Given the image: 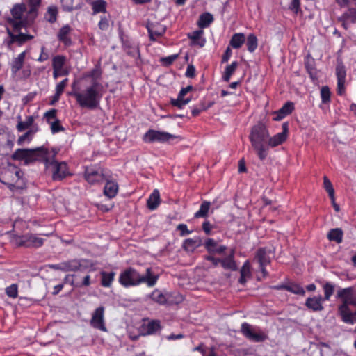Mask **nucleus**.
<instances>
[{"mask_svg":"<svg viewBox=\"0 0 356 356\" xmlns=\"http://www.w3.org/2000/svg\"><path fill=\"white\" fill-rule=\"evenodd\" d=\"M104 88L102 83H90L83 88H78L76 81L72 84V91L67 95L75 98L76 104L82 108L95 110L99 106Z\"/></svg>","mask_w":356,"mask_h":356,"instance_id":"f257e3e1","label":"nucleus"},{"mask_svg":"<svg viewBox=\"0 0 356 356\" xmlns=\"http://www.w3.org/2000/svg\"><path fill=\"white\" fill-rule=\"evenodd\" d=\"M337 298L342 302L338 307L342 321L350 325L356 323V291L354 288L347 287L339 290Z\"/></svg>","mask_w":356,"mask_h":356,"instance_id":"f03ea898","label":"nucleus"},{"mask_svg":"<svg viewBox=\"0 0 356 356\" xmlns=\"http://www.w3.org/2000/svg\"><path fill=\"white\" fill-rule=\"evenodd\" d=\"M159 275L152 273V268H146L145 275H140L135 268L129 267L120 273L118 282L124 287L138 286L145 283L147 286H154L158 280Z\"/></svg>","mask_w":356,"mask_h":356,"instance_id":"7ed1b4c3","label":"nucleus"},{"mask_svg":"<svg viewBox=\"0 0 356 356\" xmlns=\"http://www.w3.org/2000/svg\"><path fill=\"white\" fill-rule=\"evenodd\" d=\"M249 140L259 160H265L268 154L269 140V131L266 127L261 123L253 126L249 135Z\"/></svg>","mask_w":356,"mask_h":356,"instance_id":"20e7f679","label":"nucleus"},{"mask_svg":"<svg viewBox=\"0 0 356 356\" xmlns=\"http://www.w3.org/2000/svg\"><path fill=\"white\" fill-rule=\"evenodd\" d=\"M0 181L12 191L22 190L26 187L24 172L15 166L0 171Z\"/></svg>","mask_w":356,"mask_h":356,"instance_id":"39448f33","label":"nucleus"},{"mask_svg":"<svg viewBox=\"0 0 356 356\" xmlns=\"http://www.w3.org/2000/svg\"><path fill=\"white\" fill-rule=\"evenodd\" d=\"M26 12V6L24 3H15L10 9L11 17L7 19L8 24L13 28L14 31H18L23 28H26L29 21V17H24Z\"/></svg>","mask_w":356,"mask_h":356,"instance_id":"423d86ee","label":"nucleus"},{"mask_svg":"<svg viewBox=\"0 0 356 356\" xmlns=\"http://www.w3.org/2000/svg\"><path fill=\"white\" fill-rule=\"evenodd\" d=\"M182 140V137L166 131L149 129L143 136V141L145 143H168L174 144Z\"/></svg>","mask_w":356,"mask_h":356,"instance_id":"0eeeda50","label":"nucleus"},{"mask_svg":"<svg viewBox=\"0 0 356 356\" xmlns=\"http://www.w3.org/2000/svg\"><path fill=\"white\" fill-rule=\"evenodd\" d=\"M56 154H52V159L49 163V169L52 174V179L55 181H60L64 179L72 177L73 174L70 171L68 165L65 161L55 160Z\"/></svg>","mask_w":356,"mask_h":356,"instance_id":"6e6552de","label":"nucleus"},{"mask_svg":"<svg viewBox=\"0 0 356 356\" xmlns=\"http://www.w3.org/2000/svg\"><path fill=\"white\" fill-rule=\"evenodd\" d=\"M12 241L17 247L38 248L43 245L44 239L38 237L37 234L27 233L14 236Z\"/></svg>","mask_w":356,"mask_h":356,"instance_id":"1a4fd4ad","label":"nucleus"},{"mask_svg":"<svg viewBox=\"0 0 356 356\" xmlns=\"http://www.w3.org/2000/svg\"><path fill=\"white\" fill-rule=\"evenodd\" d=\"M106 177L108 175L105 169L99 165H90L85 168L84 178L90 184H101L106 179Z\"/></svg>","mask_w":356,"mask_h":356,"instance_id":"9d476101","label":"nucleus"},{"mask_svg":"<svg viewBox=\"0 0 356 356\" xmlns=\"http://www.w3.org/2000/svg\"><path fill=\"white\" fill-rule=\"evenodd\" d=\"M29 163L39 161L43 163L46 168H49V163L52 159V155L50 154L47 148L44 147L31 149Z\"/></svg>","mask_w":356,"mask_h":356,"instance_id":"9b49d317","label":"nucleus"},{"mask_svg":"<svg viewBox=\"0 0 356 356\" xmlns=\"http://www.w3.org/2000/svg\"><path fill=\"white\" fill-rule=\"evenodd\" d=\"M21 30L22 29L14 31L13 28H12V29L7 28V33L9 38L7 43L9 47L13 44L22 46L33 38V35L22 33Z\"/></svg>","mask_w":356,"mask_h":356,"instance_id":"f8f14e48","label":"nucleus"},{"mask_svg":"<svg viewBox=\"0 0 356 356\" xmlns=\"http://www.w3.org/2000/svg\"><path fill=\"white\" fill-rule=\"evenodd\" d=\"M241 333L245 338L253 342H263L268 338L267 335L261 332H256L248 323H242Z\"/></svg>","mask_w":356,"mask_h":356,"instance_id":"ddd939ff","label":"nucleus"},{"mask_svg":"<svg viewBox=\"0 0 356 356\" xmlns=\"http://www.w3.org/2000/svg\"><path fill=\"white\" fill-rule=\"evenodd\" d=\"M104 311L105 309L103 306L96 308L92 314L90 325L94 328L106 332V327L104 322Z\"/></svg>","mask_w":356,"mask_h":356,"instance_id":"4468645a","label":"nucleus"},{"mask_svg":"<svg viewBox=\"0 0 356 356\" xmlns=\"http://www.w3.org/2000/svg\"><path fill=\"white\" fill-rule=\"evenodd\" d=\"M15 136L0 132V155L7 156L14 147Z\"/></svg>","mask_w":356,"mask_h":356,"instance_id":"2eb2a0df","label":"nucleus"},{"mask_svg":"<svg viewBox=\"0 0 356 356\" xmlns=\"http://www.w3.org/2000/svg\"><path fill=\"white\" fill-rule=\"evenodd\" d=\"M148 31L149 40L152 42L156 41L157 38L162 37L165 31V26L156 22L148 23L146 26Z\"/></svg>","mask_w":356,"mask_h":356,"instance_id":"dca6fc26","label":"nucleus"},{"mask_svg":"<svg viewBox=\"0 0 356 356\" xmlns=\"http://www.w3.org/2000/svg\"><path fill=\"white\" fill-rule=\"evenodd\" d=\"M159 320L148 321L147 323H143L140 327V333L142 336L152 335L161 330Z\"/></svg>","mask_w":356,"mask_h":356,"instance_id":"f3484780","label":"nucleus"},{"mask_svg":"<svg viewBox=\"0 0 356 356\" xmlns=\"http://www.w3.org/2000/svg\"><path fill=\"white\" fill-rule=\"evenodd\" d=\"M204 246L207 251L211 254H222L227 248L225 245H218L213 238H211L205 241Z\"/></svg>","mask_w":356,"mask_h":356,"instance_id":"a211bd4d","label":"nucleus"},{"mask_svg":"<svg viewBox=\"0 0 356 356\" xmlns=\"http://www.w3.org/2000/svg\"><path fill=\"white\" fill-rule=\"evenodd\" d=\"M323 301L325 300L321 296L309 297L306 299L305 305L312 312H321L324 309Z\"/></svg>","mask_w":356,"mask_h":356,"instance_id":"6ab92c4d","label":"nucleus"},{"mask_svg":"<svg viewBox=\"0 0 356 356\" xmlns=\"http://www.w3.org/2000/svg\"><path fill=\"white\" fill-rule=\"evenodd\" d=\"M54 270H59L63 272L78 271L81 268L80 263L76 260L63 262L60 264H54L51 266Z\"/></svg>","mask_w":356,"mask_h":356,"instance_id":"aec40b11","label":"nucleus"},{"mask_svg":"<svg viewBox=\"0 0 356 356\" xmlns=\"http://www.w3.org/2000/svg\"><path fill=\"white\" fill-rule=\"evenodd\" d=\"M72 29L70 25L66 24L63 26L57 33V38L59 42L63 43L65 47H70L72 45V40L70 36Z\"/></svg>","mask_w":356,"mask_h":356,"instance_id":"412c9836","label":"nucleus"},{"mask_svg":"<svg viewBox=\"0 0 356 356\" xmlns=\"http://www.w3.org/2000/svg\"><path fill=\"white\" fill-rule=\"evenodd\" d=\"M294 109L295 106L293 102H287L278 111L274 113L275 116L273 119L275 121H280L286 116L292 113Z\"/></svg>","mask_w":356,"mask_h":356,"instance_id":"4be33fe9","label":"nucleus"},{"mask_svg":"<svg viewBox=\"0 0 356 356\" xmlns=\"http://www.w3.org/2000/svg\"><path fill=\"white\" fill-rule=\"evenodd\" d=\"M104 181H106V184L104 188V195L109 199L115 197L119 190V186L117 181L109 179L108 176L106 177V179Z\"/></svg>","mask_w":356,"mask_h":356,"instance_id":"5701e85b","label":"nucleus"},{"mask_svg":"<svg viewBox=\"0 0 356 356\" xmlns=\"http://www.w3.org/2000/svg\"><path fill=\"white\" fill-rule=\"evenodd\" d=\"M29 7L28 17L31 22H33L38 15V10L42 3V0H26Z\"/></svg>","mask_w":356,"mask_h":356,"instance_id":"b1692460","label":"nucleus"},{"mask_svg":"<svg viewBox=\"0 0 356 356\" xmlns=\"http://www.w3.org/2000/svg\"><path fill=\"white\" fill-rule=\"evenodd\" d=\"M102 75V70L99 63H97L95 67L90 71L86 72L83 74V78L91 79L90 83H101L100 79Z\"/></svg>","mask_w":356,"mask_h":356,"instance_id":"393cba45","label":"nucleus"},{"mask_svg":"<svg viewBox=\"0 0 356 356\" xmlns=\"http://www.w3.org/2000/svg\"><path fill=\"white\" fill-rule=\"evenodd\" d=\"M235 251L232 249L227 257L220 259V265L225 270L235 271L237 270V265L234 260Z\"/></svg>","mask_w":356,"mask_h":356,"instance_id":"a878e982","label":"nucleus"},{"mask_svg":"<svg viewBox=\"0 0 356 356\" xmlns=\"http://www.w3.org/2000/svg\"><path fill=\"white\" fill-rule=\"evenodd\" d=\"M202 30H197L188 35V38L191 40V44L192 46H197L200 48L203 47L206 43V39L202 38Z\"/></svg>","mask_w":356,"mask_h":356,"instance_id":"bb28decb","label":"nucleus"},{"mask_svg":"<svg viewBox=\"0 0 356 356\" xmlns=\"http://www.w3.org/2000/svg\"><path fill=\"white\" fill-rule=\"evenodd\" d=\"M161 203L160 193L158 189H154L147 200V206L149 209L154 211L158 208Z\"/></svg>","mask_w":356,"mask_h":356,"instance_id":"cd10ccee","label":"nucleus"},{"mask_svg":"<svg viewBox=\"0 0 356 356\" xmlns=\"http://www.w3.org/2000/svg\"><path fill=\"white\" fill-rule=\"evenodd\" d=\"M31 149H17L11 156L14 161H24L25 163H29Z\"/></svg>","mask_w":356,"mask_h":356,"instance_id":"c85d7f7f","label":"nucleus"},{"mask_svg":"<svg viewBox=\"0 0 356 356\" xmlns=\"http://www.w3.org/2000/svg\"><path fill=\"white\" fill-rule=\"evenodd\" d=\"M255 259L259 266H267L271 261L266 248H260L257 250Z\"/></svg>","mask_w":356,"mask_h":356,"instance_id":"c756f323","label":"nucleus"},{"mask_svg":"<svg viewBox=\"0 0 356 356\" xmlns=\"http://www.w3.org/2000/svg\"><path fill=\"white\" fill-rule=\"evenodd\" d=\"M245 42V35L243 33H236L233 34L230 40L229 46L233 49H240Z\"/></svg>","mask_w":356,"mask_h":356,"instance_id":"7c9ffc66","label":"nucleus"},{"mask_svg":"<svg viewBox=\"0 0 356 356\" xmlns=\"http://www.w3.org/2000/svg\"><path fill=\"white\" fill-rule=\"evenodd\" d=\"M202 245V240L200 237L186 238L184 240L182 247L186 251L193 252L197 248Z\"/></svg>","mask_w":356,"mask_h":356,"instance_id":"2f4dec72","label":"nucleus"},{"mask_svg":"<svg viewBox=\"0 0 356 356\" xmlns=\"http://www.w3.org/2000/svg\"><path fill=\"white\" fill-rule=\"evenodd\" d=\"M58 9L56 6H49L44 13V19L50 24H54L58 19Z\"/></svg>","mask_w":356,"mask_h":356,"instance_id":"473e14b6","label":"nucleus"},{"mask_svg":"<svg viewBox=\"0 0 356 356\" xmlns=\"http://www.w3.org/2000/svg\"><path fill=\"white\" fill-rule=\"evenodd\" d=\"M101 285L104 287L108 288L111 286L113 282L114 281L115 273L113 271L106 272L101 271Z\"/></svg>","mask_w":356,"mask_h":356,"instance_id":"72a5a7b5","label":"nucleus"},{"mask_svg":"<svg viewBox=\"0 0 356 356\" xmlns=\"http://www.w3.org/2000/svg\"><path fill=\"white\" fill-rule=\"evenodd\" d=\"M26 56V52L23 51L20 53L17 58H15L12 62L11 70L14 73H17L19 71L24 65V59Z\"/></svg>","mask_w":356,"mask_h":356,"instance_id":"f704fd0d","label":"nucleus"},{"mask_svg":"<svg viewBox=\"0 0 356 356\" xmlns=\"http://www.w3.org/2000/svg\"><path fill=\"white\" fill-rule=\"evenodd\" d=\"M343 232L340 228L332 229L327 234V238L330 241H334L337 243H341L343 241Z\"/></svg>","mask_w":356,"mask_h":356,"instance_id":"c9c22d12","label":"nucleus"},{"mask_svg":"<svg viewBox=\"0 0 356 356\" xmlns=\"http://www.w3.org/2000/svg\"><path fill=\"white\" fill-rule=\"evenodd\" d=\"M321 284L324 292L323 299L324 300L329 301L334 292L335 285L331 282H323Z\"/></svg>","mask_w":356,"mask_h":356,"instance_id":"e433bc0d","label":"nucleus"},{"mask_svg":"<svg viewBox=\"0 0 356 356\" xmlns=\"http://www.w3.org/2000/svg\"><path fill=\"white\" fill-rule=\"evenodd\" d=\"M213 17L211 13H204L200 15L197 25L201 29L207 28L213 22Z\"/></svg>","mask_w":356,"mask_h":356,"instance_id":"4c0bfd02","label":"nucleus"},{"mask_svg":"<svg viewBox=\"0 0 356 356\" xmlns=\"http://www.w3.org/2000/svg\"><path fill=\"white\" fill-rule=\"evenodd\" d=\"M211 203L209 201L204 200L200 204L199 210L195 213L194 218H207L210 209Z\"/></svg>","mask_w":356,"mask_h":356,"instance_id":"58836bf2","label":"nucleus"},{"mask_svg":"<svg viewBox=\"0 0 356 356\" xmlns=\"http://www.w3.org/2000/svg\"><path fill=\"white\" fill-rule=\"evenodd\" d=\"M287 138L285 137L284 134L278 133L270 137L269 136V140L268 141V148L270 147H277L286 140Z\"/></svg>","mask_w":356,"mask_h":356,"instance_id":"ea45409f","label":"nucleus"},{"mask_svg":"<svg viewBox=\"0 0 356 356\" xmlns=\"http://www.w3.org/2000/svg\"><path fill=\"white\" fill-rule=\"evenodd\" d=\"M107 3L104 0H95V2L91 6L92 10V15L98 13H106Z\"/></svg>","mask_w":356,"mask_h":356,"instance_id":"a19ab883","label":"nucleus"},{"mask_svg":"<svg viewBox=\"0 0 356 356\" xmlns=\"http://www.w3.org/2000/svg\"><path fill=\"white\" fill-rule=\"evenodd\" d=\"M62 10L64 12H72L74 10H79L81 8V5L78 4L74 6V0H60Z\"/></svg>","mask_w":356,"mask_h":356,"instance_id":"79ce46f5","label":"nucleus"},{"mask_svg":"<svg viewBox=\"0 0 356 356\" xmlns=\"http://www.w3.org/2000/svg\"><path fill=\"white\" fill-rule=\"evenodd\" d=\"M238 65V63L237 61H233L230 65H228L225 67L224 73L222 74L223 81H225L226 82L229 81L231 76L235 72Z\"/></svg>","mask_w":356,"mask_h":356,"instance_id":"37998d69","label":"nucleus"},{"mask_svg":"<svg viewBox=\"0 0 356 356\" xmlns=\"http://www.w3.org/2000/svg\"><path fill=\"white\" fill-rule=\"evenodd\" d=\"M247 49L249 52L253 53L257 49L258 39L254 33H250L246 39Z\"/></svg>","mask_w":356,"mask_h":356,"instance_id":"c03bdc74","label":"nucleus"},{"mask_svg":"<svg viewBox=\"0 0 356 356\" xmlns=\"http://www.w3.org/2000/svg\"><path fill=\"white\" fill-rule=\"evenodd\" d=\"M67 58L64 55H56L52 58V68L67 69L65 67Z\"/></svg>","mask_w":356,"mask_h":356,"instance_id":"a18cd8bd","label":"nucleus"},{"mask_svg":"<svg viewBox=\"0 0 356 356\" xmlns=\"http://www.w3.org/2000/svg\"><path fill=\"white\" fill-rule=\"evenodd\" d=\"M150 298L161 305L165 304L167 302V298L159 290L155 289L150 294Z\"/></svg>","mask_w":356,"mask_h":356,"instance_id":"49530a36","label":"nucleus"},{"mask_svg":"<svg viewBox=\"0 0 356 356\" xmlns=\"http://www.w3.org/2000/svg\"><path fill=\"white\" fill-rule=\"evenodd\" d=\"M286 291L296 295L304 296L305 294V291L303 287H302L300 284L295 282L287 284Z\"/></svg>","mask_w":356,"mask_h":356,"instance_id":"de8ad7c7","label":"nucleus"},{"mask_svg":"<svg viewBox=\"0 0 356 356\" xmlns=\"http://www.w3.org/2000/svg\"><path fill=\"white\" fill-rule=\"evenodd\" d=\"M184 96H180V94L179 93L177 99H170V104L173 106L177 107L179 109H181L191 101V99H184Z\"/></svg>","mask_w":356,"mask_h":356,"instance_id":"09e8293b","label":"nucleus"},{"mask_svg":"<svg viewBox=\"0 0 356 356\" xmlns=\"http://www.w3.org/2000/svg\"><path fill=\"white\" fill-rule=\"evenodd\" d=\"M305 69L312 80L317 78L316 69L314 67V59L308 60L305 63Z\"/></svg>","mask_w":356,"mask_h":356,"instance_id":"8fccbe9b","label":"nucleus"},{"mask_svg":"<svg viewBox=\"0 0 356 356\" xmlns=\"http://www.w3.org/2000/svg\"><path fill=\"white\" fill-rule=\"evenodd\" d=\"M34 122V118L29 115L26 118L25 121H19L17 124V129L19 132H22L25 129L30 127Z\"/></svg>","mask_w":356,"mask_h":356,"instance_id":"3c124183","label":"nucleus"},{"mask_svg":"<svg viewBox=\"0 0 356 356\" xmlns=\"http://www.w3.org/2000/svg\"><path fill=\"white\" fill-rule=\"evenodd\" d=\"M341 20H350L352 23H356V8H349L341 17Z\"/></svg>","mask_w":356,"mask_h":356,"instance_id":"603ef678","label":"nucleus"},{"mask_svg":"<svg viewBox=\"0 0 356 356\" xmlns=\"http://www.w3.org/2000/svg\"><path fill=\"white\" fill-rule=\"evenodd\" d=\"M331 92L328 86H323L321 89V98L323 104H327L330 102Z\"/></svg>","mask_w":356,"mask_h":356,"instance_id":"864d4df0","label":"nucleus"},{"mask_svg":"<svg viewBox=\"0 0 356 356\" xmlns=\"http://www.w3.org/2000/svg\"><path fill=\"white\" fill-rule=\"evenodd\" d=\"M123 49L124 51L129 56L135 57L139 54V49L138 47L133 46L129 42H127L123 44Z\"/></svg>","mask_w":356,"mask_h":356,"instance_id":"5fc2aeb1","label":"nucleus"},{"mask_svg":"<svg viewBox=\"0 0 356 356\" xmlns=\"http://www.w3.org/2000/svg\"><path fill=\"white\" fill-rule=\"evenodd\" d=\"M336 76L337 80H346V70L342 63H338L336 67Z\"/></svg>","mask_w":356,"mask_h":356,"instance_id":"6e6d98bb","label":"nucleus"},{"mask_svg":"<svg viewBox=\"0 0 356 356\" xmlns=\"http://www.w3.org/2000/svg\"><path fill=\"white\" fill-rule=\"evenodd\" d=\"M323 186L324 188L327 192L330 198L334 199V190L332 184L326 176L323 177Z\"/></svg>","mask_w":356,"mask_h":356,"instance_id":"4d7b16f0","label":"nucleus"},{"mask_svg":"<svg viewBox=\"0 0 356 356\" xmlns=\"http://www.w3.org/2000/svg\"><path fill=\"white\" fill-rule=\"evenodd\" d=\"M6 295L13 298H15L18 295V286L16 284H12L6 289Z\"/></svg>","mask_w":356,"mask_h":356,"instance_id":"13d9d810","label":"nucleus"},{"mask_svg":"<svg viewBox=\"0 0 356 356\" xmlns=\"http://www.w3.org/2000/svg\"><path fill=\"white\" fill-rule=\"evenodd\" d=\"M206 111L204 107V102H200L197 105L194 106L191 109V114L193 117L198 116L202 112Z\"/></svg>","mask_w":356,"mask_h":356,"instance_id":"bf43d9fd","label":"nucleus"},{"mask_svg":"<svg viewBox=\"0 0 356 356\" xmlns=\"http://www.w3.org/2000/svg\"><path fill=\"white\" fill-rule=\"evenodd\" d=\"M49 124L51 125V133L54 134L65 130V128L60 124V121L58 119H56L54 121L49 123Z\"/></svg>","mask_w":356,"mask_h":356,"instance_id":"052dcab7","label":"nucleus"},{"mask_svg":"<svg viewBox=\"0 0 356 356\" xmlns=\"http://www.w3.org/2000/svg\"><path fill=\"white\" fill-rule=\"evenodd\" d=\"M37 131V129L35 130H29L26 131L24 134L20 136L17 139V145H22L24 142L29 139V138H31V136Z\"/></svg>","mask_w":356,"mask_h":356,"instance_id":"680f3d73","label":"nucleus"},{"mask_svg":"<svg viewBox=\"0 0 356 356\" xmlns=\"http://www.w3.org/2000/svg\"><path fill=\"white\" fill-rule=\"evenodd\" d=\"M68 83V79H64L61 81H60L58 83L56 84V88H55V92L59 95H62L64 92V90L65 87L67 86Z\"/></svg>","mask_w":356,"mask_h":356,"instance_id":"e2e57ef3","label":"nucleus"},{"mask_svg":"<svg viewBox=\"0 0 356 356\" xmlns=\"http://www.w3.org/2000/svg\"><path fill=\"white\" fill-rule=\"evenodd\" d=\"M70 73V70L68 69H58L53 68V77L54 79H58L62 76H67Z\"/></svg>","mask_w":356,"mask_h":356,"instance_id":"0e129e2a","label":"nucleus"},{"mask_svg":"<svg viewBox=\"0 0 356 356\" xmlns=\"http://www.w3.org/2000/svg\"><path fill=\"white\" fill-rule=\"evenodd\" d=\"M56 113L57 110L55 108L50 109L44 113V117L46 118L47 122L48 124L51 123L52 120H55L57 119Z\"/></svg>","mask_w":356,"mask_h":356,"instance_id":"69168bd1","label":"nucleus"},{"mask_svg":"<svg viewBox=\"0 0 356 356\" xmlns=\"http://www.w3.org/2000/svg\"><path fill=\"white\" fill-rule=\"evenodd\" d=\"M98 27L102 31H106L108 29L109 22L106 16H101Z\"/></svg>","mask_w":356,"mask_h":356,"instance_id":"338daca9","label":"nucleus"},{"mask_svg":"<svg viewBox=\"0 0 356 356\" xmlns=\"http://www.w3.org/2000/svg\"><path fill=\"white\" fill-rule=\"evenodd\" d=\"M177 54H173L167 57L161 58V61L165 66H169L177 58Z\"/></svg>","mask_w":356,"mask_h":356,"instance_id":"774afa93","label":"nucleus"}]
</instances>
